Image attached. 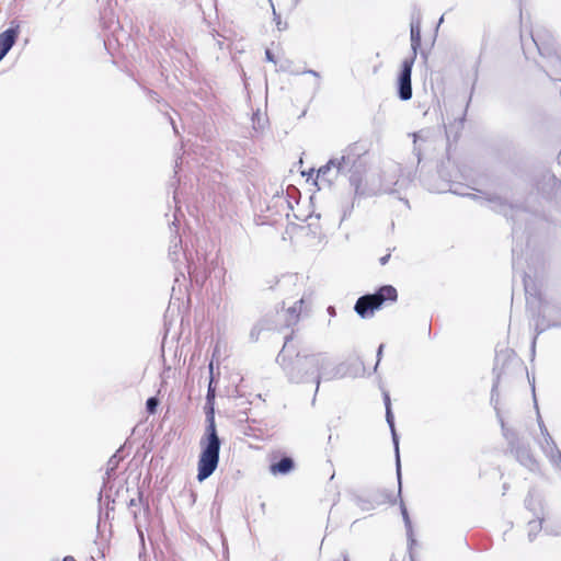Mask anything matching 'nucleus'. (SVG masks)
Returning a JSON list of instances; mask_svg holds the SVG:
<instances>
[{
  "instance_id": "obj_24",
  "label": "nucleus",
  "mask_w": 561,
  "mask_h": 561,
  "mask_svg": "<svg viewBox=\"0 0 561 561\" xmlns=\"http://www.w3.org/2000/svg\"><path fill=\"white\" fill-rule=\"evenodd\" d=\"M181 244V239L178 237H174V239L171 241V245L169 248V256L172 261L178 260L175 256L179 254V247Z\"/></svg>"
},
{
  "instance_id": "obj_14",
  "label": "nucleus",
  "mask_w": 561,
  "mask_h": 561,
  "mask_svg": "<svg viewBox=\"0 0 561 561\" xmlns=\"http://www.w3.org/2000/svg\"><path fill=\"white\" fill-rule=\"evenodd\" d=\"M339 174H342L339 170V162L335 158H331L327 164L319 168L317 178L331 184Z\"/></svg>"
},
{
  "instance_id": "obj_35",
  "label": "nucleus",
  "mask_w": 561,
  "mask_h": 561,
  "mask_svg": "<svg viewBox=\"0 0 561 561\" xmlns=\"http://www.w3.org/2000/svg\"><path fill=\"white\" fill-rule=\"evenodd\" d=\"M262 328L260 325H255L252 330H251V336H255V333L254 332H261Z\"/></svg>"
},
{
  "instance_id": "obj_29",
  "label": "nucleus",
  "mask_w": 561,
  "mask_h": 561,
  "mask_svg": "<svg viewBox=\"0 0 561 561\" xmlns=\"http://www.w3.org/2000/svg\"><path fill=\"white\" fill-rule=\"evenodd\" d=\"M539 428H540L541 435L543 437L542 440H545V438H548V435H550V434H549L545 423L540 419H539Z\"/></svg>"
},
{
  "instance_id": "obj_20",
  "label": "nucleus",
  "mask_w": 561,
  "mask_h": 561,
  "mask_svg": "<svg viewBox=\"0 0 561 561\" xmlns=\"http://www.w3.org/2000/svg\"><path fill=\"white\" fill-rule=\"evenodd\" d=\"M527 528H528V533H527L528 540L531 542L536 539L537 535L542 529V519L538 518V519L529 520Z\"/></svg>"
},
{
  "instance_id": "obj_32",
  "label": "nucleus",
  "mask_w": 561,
  "mask_h": 561,
  "mask_svg": "<svg viewBox=\"0 0 561 561\" xmlns=\"http://www.w3.org/2000/svg\"><path fill=\"white\" fill-rule=\"evenodd\" d=\"M382 351H383V344H380L378 350H377V364L375 366V369L377 368L380 359H381V356H382Z\"/></svg>"
},
{
  "instance_id": "obj_1",
  "label": "nucleus",
  "mask_w": 561,
  "mask_h": 561,
  "mask_svg": "<svg viewBox=\"0 0 561 561\" xmlns=\"http://www.w3.org/2000/svg\"><path fill=\"white\" fill-rule=\"evenodd\" d=\"M290 337H286L276 362L283 368L290 382H314L316 393L321 381H330L344 378L346 367L344 364H334L327 353L302 354L297 353L291 357L289 347Z\"/></svg>"
},
{
  "instance_id": "obj_16",
  "label": "nucleus",
  "mask_w": 561,
  "mask_h": 561,
  "mask_svg": "<svg viewBox=\"0 0 561 561\" xmlns=\"http://www.w3.org/2000/svg\"><path fill=\"white\" fill-rule=\"evenodd\" d=\"M410 37H411V49L412 55L410 57L416 58L417 50L421 46V24L420 21H412L410 25Z\"/></svg>"
},
{
  "instance_id": "obj_4",
  "label": "nucleus",
  "mask_w": 561,
  "mask_h": 561,
  "mask_svg": "<svg viewBox=\"0 0 561 561\" xmlns=\"http://www.w3.org/2000/svg\"><path fill=\"white\" fill-rule=\"evenodd\" d=\"M397 299V289L391 285H383L374 294L360 296L355 302L354 310L362 319H369L386 301L393 302Z\"/></svg>"
},
{
  "instance_id": "obj_17",
  "label": "nucleus",
  "mask_w": 561,
  "mask_h": 561,
  "mask_svg": "<svg viewBox=\"0 0 561 561\" xmlns=\"http://www.w3.org/2000/svg\"><path fill=\"white\" fill-rule=\"evenodd\" d=\"M354 504L359 507L362 511H371L380 504L375 499L365 494H354L352 497Z\"/></svg>"
},
{
  "instance_id": "obj_6",
  "label": "nucleus",
  "mask_w": 561,
  "mask_h": 561,
  "mask_svg": "<svg viewBox=\"0 0 561 561\" xmlns=\"http://www.w3.org/2000/svg\"><path fill=\"white\" fill-rule=\"evenodd\" d=\"M551 328L561 329V301L550 300L543 302L542 319L536 323V335L531 342L533 353L535 352L537 336Z\"/></svg>"
},
{
  "instance_id": "obj_27",
  "label": "nucleus",
  "mask_w": 561,
  "mask_h": 561,
  "mask_svg": "<svg viewBox=\"0 0 561 561\" xmlns=\"http://www.w3.org/2000/svg\"><path fill=\"white\" fill-rule=\"evenodd\" d=\"M301 73L311 75L317 79L314 90H316V92H318L320 90V78H321L320 73L312 69H307V70L302 71Z\"/></svg>"
},
{
  "instance_id": "obj_33",
  "label": "nucleus",
  "mask_w": 561,
  "mask_h": 561,
  "mask_svg": "<svg viewBox=\"0 0 561 561\" xmlns=\"http://www.w3.org/2000/svg\"><path fill=\"white\" fill-rule=\"evenodd\" d=\"M296 279H297V277L291 275V276L285 277L283 279V283L284 284H294Z\"/></svg>"
},
{
  "instance_id": "obj_41",
  "label": "nucleus",
  "mask_w": 561,
  "mask_h": 561,
  "mask_svg": "<svg viewBox=\"0 0 561 561\" xmlns=\"http://www.w3.org/2000/svg\"><path fill=\"white\" fill-rule=\"evenodd\" d=\"M5 57V54L0 51V61Z\"/></svg>"
},
{
  "instance_id": "obj_28",
  "label": "nucleus",
  "mask_w": 561,
  "mask_h": 561,
  "mask_svg": "<svg viewBox=\"0 0 561 561\" xmlns=\"http://www.w3.org/2000/svg\"><path fill=\"white\" fill-rule=\"evenodd\" d=\"M273 15H274V21L276 23V26H277L278 31L286 30L287 28V23L286 22H284V23L282 22L279 14L276 13L274 8H273Z\"/></svg>"
},
{
  "instance_id": "obj_40",
  "label": "nucleus",
  "mask_w": 561,
  "mask_h": 561,
  "mask_svg": "<svg viewBox=\"0 0 561 561\" xmlns=\"http://www.w3.org/2000/svg\"><path fill=\"white\" fill-rule=\"evenodd\" d=\"M507 490H508V485L505 483V484L503 485V494H505V492H506Z\"/></svg>"
},
{
  "instance_id": "obj_19",
  "label": "nucleus",
  "mask_w": 561,
  "mask_h": 561,
  "mask_svg": "<svg viewBox=\"0 0 561 561\" xmlns=\"http://www.w3.org/2000/svg\"><path fill=\"white\" fill-rule=\"evenodd\" d=\"M519 276H520L523 285H524L526 298L528 299L529 297H537L538 290L536 288L535 283L531 280V278L523 271L520 272Z\"/></svg>"
},
{
  "instance_id": "obj_30",
  "label": "nucleus",
  "mask_w": 561,
  "mask_h": 561,
  "mask_svg": "<svg viewBox=\"0 0 561 561\" xmlns=\"http://www.w3.org/2000/svg\"><path fill=\"white\" fill-rule=\"evenodd\" d=\"M512 253H513V270H514V278H515L518 273V267L516 266L517 260H516V249L515 248H513Z\"/></svg>"
},
{
  "instance_id": "obj_36",
  "label": "nucleus",
  "mask_w": 561,
  "mask_h": 561,
  "mask_svg": "<svg viewBox=\"0 0 561 561\" xmlns=\"http://www.w3.org/2000/svg\"><path fill=\"white\" fill-rule=\"evenodd\" d=\"M328 313L331 316V317H335L336 312H335V308L330 306L328 307Z\"/></svg>"
},
{
  "instance_id": "obj_18",
  "label": "nucleus",
  "mask_w": 561,
  "mask_h": 561,
  "mask_svg": "<svg viewBox=\"0 0 561 561\" xmlns=\"http://www.w3.org/2000/svg\"><path fill=\"white\" fill-rule=\"evenodd\" d=\"M304 304V298H300L295 302L294 306L289 307L286 310V325L291 327L299 321V316L301 312V305Z\"/></svg>"
},
{
  "instance_id": "obj_23",
  "label": "nucleus",
  "mask_w": 561,
  "mask_h": 561,
  "mask_svg": "<svg viewBox=\"0 0 561 561\" xmlns=\"http://www.w3.org/2000/svg\"><path fill=\"white\" fill-rule=\"evenodd\" d=\"M412 137H413V153L415 154V157L417 158V162L420 163L421 159H422V149L419 146V141L424 140V137L422 136V133H413Z\"/></svg>"
},
{
  "instance_id": "obj_22",
  "label": "nucleus",
  "mask_w": 561,
  "mask_h": 561,
  "mask_svg": "<svg viewBox=\"0 0 561 561\" xmlns=\"http://www.w3.org/2000/svg\"><path fill=\"white\" fill-rule=\"evenodd\" d=\"M400 508H401V514H402V517H403V520H404V525H405V528H407L408 538L413 543L414 539L412 538V535H413L412 534V523L410 520L408 510H407V507H405V505H404V503L402 501H401Z\"/></svg>"
},
{
  "instance_id": "obj_39",
  "label": "nucleus",
  "mask_w": 561,
  "mask_h": 561,
  "mask_svg": "<svg viewBox=\"0 0 561 561\" xmlns=\"http://www.w3.org/2000/svg\"><path fill=\"white\" fill-rule=\"evenodd\" d=\"M136 504H137V502H136V500H135V499H131V500L129 501V506H130V507H131V506H135Z\"/></svg>"
},
{
  "instance_id": "obj_13",
  "label": "nucleus",
  "mask_w": 561,
  "mask_h": 561,
  "mask_svg": "<svg viewBox=\"0 0 561 561\" xmlns=\"http://www.w3.org/2000/svg\"><path fill=\"white\" fill-rule=\"evenodd\" d=\"M20 34V26L11 25L9 28L0 33V51L8 54L14 46Z\"/></svg>"
},
{
  "instance_id": "obj_34",
  "label": "nucleus",
  "mask_w": 561,
  "mask_h": 561,
  "mask_svg": "<svg viewBox=\"0 0 561 561\" xmlns=\"http://www.w3.org/2000/svg\"><path fill=\"white\" fill-rule=\"evenodd\" d=\"M389 259H390V254H386V255L380 257L379 262H380L381 265H385V264H387Z\"/></svg>"
},
{
  "instance_id": "obj_2",
  "label": "nucleus",
  "mask_w": 561,
  "mask_h": 561,
  "mask_svg": "<svg viewBox=\"0 0 561 561\" xmlns=\"http://www.w3.org/2000/svg\"><path fill=\"white\" fill-rule=\"evenodd\" d=\"M367 147L362 142H354L347 146L341 157H335L339 162V170L342 174L348 175L351 186L354 188L355 198L373 196L375 191H366L363 185V175L367 169Z\"/></svg>"
},
{
  "instance_id": "obj_21",
  "label": "nucleus",
  "mask_w": 561,
  "mask_h": 561,
  "mask_svg": "<svg viewBox=\"0 0 561 561\" xmlns=\"http://www.w3.org/2000/svg\"><path fill=\"white\" fill-rule=\"evenodd\" d=\"M208 368H209L210 376H209V383H208L206 400L208 403H210L215 399V396H216V389L214 386V363H213V360L209 363Z\"/></svg>"
},
{
  "instance_id": "obj_7",
  "label": "nucleus",
  "mask_w": 561,
  "mask_h": 561,
  "mask_svg": "<svg viewBox=\"0 0 561 561\" xmlns=\"http://www.w3.org/2000/svg\"><path fill=\"white\" fill-rule=\"evenodd\" d=\"M531 42L537 47L538 53L550 60L552 66L561 64V51L556 46L552 36L548 33L541 34L539 31L530 35Z\"/></svg>"
},
{
  "instance_id": "obj_11",
  "label": "nucleus",
  "mask_w": 561,
  "mask_h": 561,
  "mask_svg": "<svg viewBox=\"0 0 561 561\" xmlns=\"http://www.w3.org/2000/svg\"><path fill=\"white\" fill-rule=\"evenodd\" d=\"M485 201L492 210L503 214L507 218H511L514 221V225L516 224L515 217L525 213V209L520 208L519 206L510 204L505 199H503L502 197L496 196V195L490 196ZM512 230H513V234H515L517 232V229L515 226L513 227Z\"/></svg>"
},
{
  "instance_id": "obj_38",
  "label": "nucleus",
  "mask_w": 561,
  "mask_h": 561,
  "mask_svg": "<svg viewBox=\"0 0 561 561\" xmlns=\"http://www.w3.org/2000/svg\"><path fill=\"white\" fill-rule=\"evenodd\" d=\"M522 45H523V50H524L525 55H527L528 48H527L526 44L523 42Z\"/></svg>"
},
{
  "instance_id": "obj_26",
  "label": "nucleus",
  "mask_w": 561,
  "mask_h": 561,
  "mask_svg": "<svg viewBox=\"0 0 561 561\" xmlns=\"http://www.w3.org/2000/svg\"><path fill=\"white\" fill-rule=\"evenodd\" d=\"M119 460H121V458H118L117 455H114L110 458V460L107 461V468H106L107 476H110L111 472H113L117 468Z\"/></svg>"
},
{
  "instance_id": "obj_5",
  "label": "nucleus",
  "mask_w": 561,
  "mask_h": 561,
  "mask_svg": "<svg viewBox=\"0 0 561 561\" xmlns=\"http://www.w3.org/2000/svg\"><path fill=\"white\" fill-rule=\"evenodd\" d=\"M501 426L504 437L506 438L511 451L516 460L530 472L537 473L540 470L538 460L535 458L528 445L519 444L514 431L505 426L501 420Z\"/></svg>"
},
{
  "instance_id": "obj_9",
  "label": "nucleus",
  "mask_w": 561,
  "mask_h": 561,
  "mask_svg": "<svg viewBox=\"0 0 561 561\" xmlns=\"http://www.w3.org/2000/svg\"><path fill=\"white\" fill-rule=\"evenodd\" d=\"M400 171H401V168L399 164L391 163V164L387 165L382 170L379 186L366 187V191H375L376 193L374 195H378V194H382V193H392L394 191V186L401 185L399 176H398Z\"/></svg>"
},
{
  "instance_id": "obj_10",
  "label": "nucleus",
  "mask_w": 561,
  "mask_h": 561,
  "mask_svg": "<svg viewBox=\"0 0 561 561\" xmlns=\"http://www.w3.org/2000/svg\"><path fill=\"white\" fill-rule=\"evenodd\" d=\"M383 402H385V408H386V421H387V424L389 425V428L391 432V437H392V443L394 446L397 479H398V484H399L398 494L400 495L401 494V463H400V454H399V436L397 434L396 426H394V416H393L392 409H391L390 396L387 391L383 392Z\"/></svg>"
},
{
  "instance_id": "obj_12",
  "label": "nucleus",
  "mask_w": 561,
  "mask_h": 561,
  "mask_svg": "<svg viewBox=\"0 0 561 561\" xmlns=\"http://www.w3.org/2000/svg\"><path fill=\"white\" fill-rule=\"evenodd\" d=\"M539 446L543 455L552 465V467H554L558 470H561V450L558 448L552 436L548 435V438H545V440L539 442Z\"/></svg>"
},
{
  "instance_id": "obj_15",
  "label": "nucleus",
  "mask_w": 561,
  "mask_h": 561,
  "mask_svg": "<svg viewBox=\"0 0 561 561\" xmlns=\"http://www.w3.org/2000/svg\"><path fill=\"white\" fill-rule=\"evenodd\" d=\"M294 467H295L294 460L288 456H284L277 462L271 463L270 472L273 476H277V474L284 476V474H288L289 472H291Z\"/></svg>"
},
{
  "instance_id": "obj_8",
  "label": "nucleus",
  "mask_w": 561,
  "mask_h": 561,
  "mask_svg": "<svg viewBox=\"0 0 561 561\" xmlns=\"http://www.w3.org/2000/svg\"><path fill=\"white\" fill-rule=\"evenodd\" d=\"M414 57H407L401 62V68L397 78V93L401 101H409L412 99V68L414 65Z\"/></svg>"
},
{
  "instance_id": "obj_37",
  "label": "nucleus",
  "mask_w": 561,
  "mask_h": 561,
  "mask_svg": "<svg viewBox=\"0 0 561 561\" xmlns=\"http://www.w3.org/2000/svg\"><path fill=\"white\" fill-rule=\"evenodd\" d=\"M62 561H76V559L73 557H71V556H67V557L64 558Z\"/></svg>"
},
{
  "instance_id": "obj_31",
  "label": "nucleus",
  "mask_w": 561,
  "mask_h": 561,
  "mask_svg": "<svg viewBox=\"0 0 561 561\" xmlns=\"http://www.w3.org/2000/svg\"><path fill=\"white\" fill-rule=\"evenodd\" d=\"M265 58L270 62H273V64L276 62L275 57H274L273 53L270 49L265 50Z\"/></svg>"
},
{
  "instance_id": "obj_3",
  "label": "nucleus",
  "mask_w": 561,
  "mask_h": 561,
  "mask_svg": "<svg viewBox=\"0 0 561 561\" xmlns=\"http://www.w3.org/2000/svg\"><path fill=\"white\" fill-rule=\"evenodd\" d=\"M206 422V430L199 442L201 455L197 462V480L199 482L208 479L217 469L221 447L214 412L207 414Z\"/></svg>"
},
{
  "instance_id": "obj_25",
  "label": "nucleus",
  "mask_w": 561,
  "mask_h": 561,
  "mask_svg": "<svg viewBox=\"0 0 561 561\" xmlns=\"http://www.w3.org/2000/svg\"><path fill=\"white\" fill-rule=\"evenodd\" d=\"M159 401L154 397H150L146 401V409L150 414H153L157 411Z\"/></svg>"
}]
</instances>
